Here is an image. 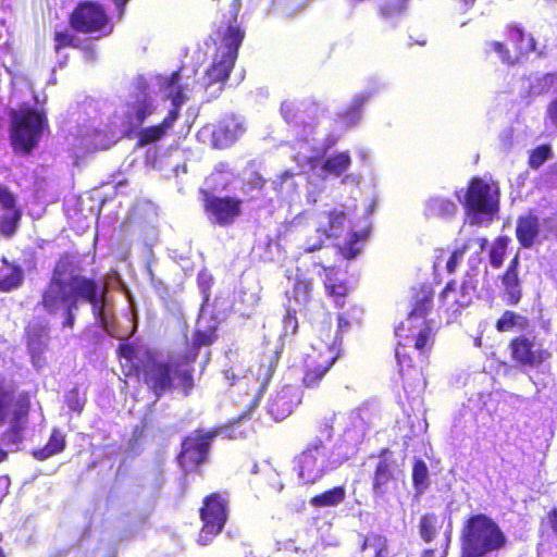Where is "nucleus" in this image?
Listing matches in <instances>:
<instances>
[{"instance_id": "obj_1", "label": "nucleus", "mask_w": 557, "mask_h": 557, "mask_svg": "<svg viewBox=\"0 0 557 557\" xmlns=\"http://www.w3.org/2000/svg\"><path fill=\"white\" fill-rule=\"evenodd\" d=\"M79 270L76 255L69 251L61 253L37 304L49 315L62 312L63 329L74 327L75 312L81 302L89 304L95 315L103 317L104 290H101L96 278L82 275Z\"/></svg>"}, {"instance_id": "obj_2", "label": "nucleus", "mask_w": 557, "mask_h": 557, "mask_svg": "<svg viewBox=\"0 0 557 557\" xmlns=\"http://www.w3.org/2000/svg\"><path fill=\"white\" fill-rule=\"evenodd\" d=\"M116 356L125 360L121 362L122 373L141 381L157 398L172 391L187 397L196 387L195 355L188 357L183 352L168 360H159L150 349L139 354L133 343H122L116 348Z\"/></svg>"}, {"instance_id": "obj_3", "label": "nucleus", "mask_w": 557, "mask_h": 557, "mask_svg": "<svg viewBox=\"0 0 557 557\" xmlns=\"http://www.w3.org/2000/svg\"><path fill=\"white\" fill-rule=\"evenodd\" d=\"M434 290L430 284H421L412 289L411 309L405 322L395 329L398 337L396 358L399 364L401 386L405 393L422 391L425 379L421 368L413 364L411 357L400 348L413 347L421 355L428 356L432 349L436 331L433 321L428 319L433 308Z\"/></svg>"}, {"instance_id": "obj_4", "label": "nucleus", "mask_w": 557, "mask_h": 557, "mask_svg": "<svg viewBox=\"0 0 557 557\" xmlns=\"http://www.w3.org/2000/svg\"><path fill=\"white\" fill-rule=\"evenodd\" d=\"M30 408V394L17 392L0 376V426L9 424L0 434V465L9 458L10 449L4 447L23 443Z\"/></svg>"}, {"instance_id": "obj_5", "label": "nucleus", "mask_w": 557, "mask_h": 557, "mask_svg": "<svg viewBox=\"0 0 557 557\" xmlns=\"http://www.w3.org/2000/svg\"><path fill=\"white\" fill-rule=\"evenodd\" d=\"M508 539L500 525L488 515H470L459 535L460 557H487L504 549Z\"/></svg>"}, {"instance_id": "obj_6", "label": "nucleus", "mask_w": 557, "mask_h": 557, "mask_svg": "<svg viewBox=\"0 0 557 557\" xmlns=\"http://www.w3.org/2000/svg\"><path fill=\"white\" fill-rule=\"evenodd\" d=\"M9 140L16 154L29 156L38 147L49 122L45 110L34 107L11 109L9 112Z\"/></svg>"}, {"instance_id": "obj_7", "label": "nucleus", "mask_w": 557, "mask_h": 557, "mask_svg": "<svg viewBox=\"0 0 557 557\" xmlns=\"http://www.w3.org/2000/svg\"><path fill=\"white\" fill-rule=\"evenodd\" d=\"M499 189L482 177L473 176L468 182L462 206L470 224L491 223L499 211Z\"/></svg>"}, {"instance_id": "obj_8", "label": "nucleus", "mask_w": 557, "mask_h": 557, "mask_svg": "<svg viewBox=\"0 0 557 557\" xmlns=\"http://www.w3.org/2000/svg\"><path fill=\"white\" fill-rule=\"evenodd\" d=\"M70 27L95 39L104 38L113 33L114 25L106 9L95 1H81L67 17Z\"/></svg>"}, {"instance_id": "obj_9", "label": "nucleus", "mask_w": 557, "mask_h": 557, "mask_svg": "<svg viewBox=\"0 0 557 557\" xmlns=\"http://www.w3.org/2000/svg\"><path fill=\"white\" fill-rule=\"evenodd\" d=\"M505 36L507 44L493 40L488 42L493 50L502 61L508 66H515L528 58V55L536 50V40L519 23H508L505 25Z\"/></svg>"}, {"instance_id": "obj_10", "label": "nucleus", "mask_w": 557, "mask_h": 557, "mask_svg": "<svg viewBox=\"0 0 557 557\" xmlns=\"http://www.w3.org/2000/svg\"><path fill=\"white\" fill-rule=\"evenodd\" d=\"M507 351L511 362L521 369H541L553 358L544 341L531 333L512 336L507 343Z\"/></svg>"}, {"instance_id": "obj_11", "label": "nucleus", "mask_w": 557, "mask_h": 557, "mask_svg": "<svg viewBox=\"0 0 557 557\" xmlns=\"http://www.w3.org/2000/svg\"><path fill=\"white\" fill-rule=\"evenodd\" d=\"M350 230V222L345 210L333 208L322 212L313 234L306 237L301 247L305 253L321 250L326 240H336Z\"/></svg>"}, {"instance_id": "obj_12", "label": "nucleus", "mask_w": 557, "mask_h": 557, "mask_svg": "<svg viewBox=\"0 0 557 557\" xmlns=\"http://www.w3.org/2000/svg\"><path fill=\"white\" fill-rule=\"evenodd\" d=\"M216 435L218 431L197 429L185 436L181 443V451L176 457L178 466L185 472L198 471L200 466L207 461L212 441Z\"/></svg>"}, {"instance_id": "obj_13", "label": "nucleus", "mask_w": 557, "mask_h": 557, "mask_svg": "<svg viewBox=\"0 0 557 557\" xmlns=\"http://www.w3.org/2000/svg\"><path fill=\"white\" fill-rule=\"evenodd\" d=\"M325 445L321 438L309 443L296 457L295 470L305 485L318 483L326 474Z\"/></svg>"}, {"instance_id": "obj_14", "label": "nucleus", "mask_w": 557, "mask_h": 557, "mask_svg": "<svg viewBox=\"0 0 557 557\" xmlns=\"http://www.w3.org/2000/svg\"><path fill=\"white\" fill-rule=\"evenodd\" d=\"M228 493L213 492L205 496L199 509L202 521L200 536L209 540L220 534L228 518Z\"/></svg>"}, {"instance_id": "obj_15", "label": "nucleus", "mask_w": 557, "mask_h": 557, "mask_svg": "<svg viewBox=\"0 0 557 557\" xmlns=\"http://www.w3.org/2000/svg\"><path fill=\"white\" fill-rule=\"evenodd\" d=\"M203 211L216 225H232L242 215L243 200L231 196H215L209 190H201Z\"/></svg>"}, {"instance_id": "obj_16", "label": "nucleus", "mask_w": 557, "mask_h": 557, "mask_svg": "<svg viewBox=\"0 0 557 557\" xmlns=\"http://www.w3.org/2000/svg\"><path fill=\"white\" fill-rule=\"evenodd\" d=\"M337 355L326 347L325 349L313 348L304 358L302 384L307 388H317L334 366Z\"/></svg>"}, {"instance_id": "obj_17", "label": "nucleus", "mask_w": 557, "mask_h": 557, "mask_svg": "<svg viewBox=\"0 0 557 557\" xmlns=\"http://www.w3.org/2000/svg\"><path fill=\"white\" fill-rule=\"evenodd\" d=\"M184 103L182 92L178 90L172 96L173 108L165 117L157 125L148 126L138 133V146H147L162 139L165 134L174 126L180 116V109Z\"/></svg>"}, {"instance_id": "obj_18", "label": "nucleus", "mask_w": 557, "mask_h": 557, "mask_svg": "<svg viewBox=\"0 0 557 557\" xmlns=\"http://www.w3.org/2000/svg\"><path fill=\"white\" fill-rule=\"evenodd\" d=\"M27 351L35 366L44 361V354L49 345V325L44 321L29 322L24 330Z\"/></svg>"}, {"instance_id": "obj_19", "label": "nucleus", "mask_w": 557, "mask_h": 557, "mask_svg": "<svg viewBox=\"0 0 557 557\" xmlns=\"http://www.w3.org/2000/svg\"><path fill=\"white\" fill-rule=\"evenodd\" d=\"M476 293V283L471 278H465L456 289V282L450 280L441 292L440 298L445 305H449L455 311L472 304Z\"/></svg>"}, {"instance_id": "obj_20", "label": "nucleus", "mask_w": 557, "mask_h": 557, "mask_svg": "<svg viewBox=\"0 0 557 557\" xmlns=\"http://www.w3.org/2000/svg\"><path fill=\"white\" fill-rule=\"evenodd\" d=\"M397 488V476L393 462L379 460L372 475V496L375 502L385 500Z\"/></svg>"}, {"instance_id": "obj_21", "label": "nucleus", "mask_w": 557, "mask_h": 557, "mask_svg": "<svg viewBox=\"0 0 557 557\" xmlns=\"http://www.w3.org/2000/svg\"><path fill=\"white\" fill-rule=\"evenodd\" d=\"M300 401L301 398L298 389L294 386L286 385L277 391L271 398L268 412L273 420L281 421L287 418Z\"/></svg>"}, {"instance_id": "obj_22", "label": "nucleus", "mask_w": 557, "mask_h": 557, "mask_svg": "<svg viewBox=\"0 0 557 557\" xmlns=\"http://www.w3.org/2000/svg\"><path fill=\"white\" fill-rule=\"evenodd\" d=\"M77 34L72 28L55 30L52 36L54 52L59 53L63 49L72 48L79 50L86 59L94 61L97 57L95 45L89 40L81 39Z\"/></svg>"}, {"instance_id": "obj_23", "label": "nucleus", "mask_w": 557, "mask_h": 557, "mask_svg": "<svg viewBox=\"0 0 557 557\" xmlns=\"http://www.w3.org/2000/svg\"><path fill=\"white\" fill-rule=\"evenodd\" d=\"M519 255L516 253L500 275L502 299L508 306H517L522 298L521 281L518 275Z\"/></svg>"}, {"instance_id": "obj_24", "label": "nucleus", "mask_w": 557, "mask_h": 557, "mask_svg": "<svg viewBox=\"0 0 557 557\" xmlns=\"http://www.w3.org/2000/svg\"><path fill=\"white\" fill-rule=\"evenodd\" d=\"M133 96L134 102L129 106L127 115L132 123L141 125L154 111L152 99L149 96V85L145 79H139L136 83Z\"/></svg>"}, {"instance_id": "obj_25", "label": "nucleus", "mask_w": 557, "mask_h": 557, "mask_svg": "<svg viewBox=\"0 0 557 557\" xmlns=\"http://www.w3.org/2000/svg\"><path fill=\"white\" fill-rule=\"evenodd\" d=\"M540 233V219L535 213L528 212L518 216L516 223V237L522 248H531L537 242Z\"/></svg>"}, {"instance_id": "obj_26", "label": "nucleus", "mask_w": 557, "mask_h": 557, "mask_svg": "<svg viewBox=\"0 0 557 557\" xmlns=\"http://www.w3.org/2000/svg\"><path fill=\"white\" fill-rule=\"evenodd\" d=\"M242 125L234 119L218 122L211 133V143L214 148L224 149L232 146L243 133Z\"/></svg>"}, {"instance_id": "obj_27", "label": "nucleus", "mask_w": 557, "mask_h": 557, "mask_svg": "<svg viewBox=\"0 0 557 557\" xmlns=\"http://www.w3.org/2000/svg\"><path fill=\"white\" fill-rule=\"evenodd\" d=\"M313 280L306 276H297L290 293H288V300L294 301L299 311L304 313L310 312V306L314 300L313 296Z\"/></svg>"}, {"instance_id": "obj_28", "label": "nucleus", "mask_w": 557, "mask_h": 557, "mask_svg": "<svg viewBox=\"0 0 557 557\" xmlns=\"http://www.w3.org/2000/svg\"><path fill=\"white\" fill-rule=\"evenodd\" d=\"M325 272V280L323 282L325 292L331 297L337 307H343L346 297L349 295V286L345 280H339L335 276L334 267H323Z\"/></svg>"}, {"instance_id": "obj_29", "label": "nucleus", "mask_w": 557, "mask_h": 557, "mask_svg": "<svg viewBox=\"0 0 557 557\" xmlns=\"http://www.w3.org/2000/svg\"><path fill=\"white\" fill-rule=\"evenodd\" d=\"M424 211L429 218L449 219L456 214L457 206L449 198L435 196L426 200Z\"/></svg>"}, {"instance_id": "obj_30", "label": "nucleus", "mask_w": 557, "mask_h": 557, "mask_svg": "<svg viewBox=\"0 0 557 557\" xmlns=\"http://www.w3.org/2000/svg\"><path fill=\"white\" fill-rule=\"evenodd\" d=\"M65 445L64 434L60 430L53 429L47 444L41 448L35 449L32 454L37 460L42 461L62 453L65 449Z\"/></svg>"}, {"instance_id": "obj_31", "label": "nucleus", "mask_w": 557, "mask_h": 557, "mask_svg": "<svg viewBox=\"0 0 557 557\" xmlns=\"http://www.w3.org/2000/svg\"><path fill=\"white\" fill-rule=\"evenodd\" d=\"M218 341V326L210 325L206 330H196L193 334V343L184 352L191 357L195 355V361L198 359L201 347L213 345Z\"/></svg>"}, {"instance_id": "obj_32", "label": "nucleus", "mask_w": 557, "mask_h": 557, "mask_svg": "<svg viewBox=\"0 0 557 557\" xmlns=\"http://www.w3.org/2000/svg\"><path fill=\"white\" fill-rule=\"evenodd\" d=\"M530 326V319L512 310H505L495 322V329L499 333L509 332L513 329L527 330Z\"/></svg>"}, {"instance_id": "obj_33", "label": "nucleus", "mask_w": 557, "mask_h": 557, "mask_svg": "<svg viewBox=\"0 0 557 557\" xmlns=\"http://www.w3.org/2000/svg\"><path fill=\"white\" fill-rule=\"evenodd\" d=\"M345 498L346 490L339 485L312 496L309 503L315 508L334 507L343 503Z\"/></svg>"}, {"instance_id": "obj_34", "label": "nucleus", "mask_w": 557, "mask_h": 557, "mask_svg": "<svg viewBox=\"0 0 557 557\" xmlns=\"http://www.w3.org/2000/svg\"><path fill=\"white\" fill-rule=\"evenodd\" d=\"M3 263L8 267L9 272L3 273V271L0 270V292L10 293L23 284L24 273L17 264L11 263L5 259H3Z\"/></svg>"}, {"instance_id": "obj_35", "label": "nucleus", "mask_w": 557, "mask_h": 557, "mask_svg": "<svg viewBox=\"0 0 557 557\" xmlns=\"http://www.w3.org/2000/svg\"><path fill=\"white\" fill-rule=\"evenodd\" d=\"M351 165V157L348 151L337 152L326 158L322 164V170L326 175L339 177Z\"/></svg>"}, {"instance_id": "obj_36", "label": "nucleus", "mask_w": 557, "mask_h": 557, "mask_svg": "<svg viewBox=\"0 0 557 557\" xmlns=\"http://www.w3.org/2000/svg\"><path fill=\"white\" fill-rule=\"evenodd\" d=\"M408 0H382L377 7V13L384 21L395 24L405 15Z\"/></svg>"}, {"instance_id": "obj_37", "label": "nucleus", "mask_w": 557, "mask_h": 557, "mask_svg": "<svg viewBox=\"0 0 557 557\" xmlns=\"http://www.w3.org/2000/svg\"><path fill=\"white\" fill-rule=\"evenodd\" d=\"M441 527H442V523H441L437 515H435L434 512L423 513L420 517L419 525H418L420 537L425 543L433 542L436 539Z\"/></svg>"}, {"instance_id": "obj_38", "label": "nucleus", "mask_w": 557, "mask_h": 557, "mask_svg": "<svg viewBox=\"0 0 557 557\" xmlns=\"http://www.w3.org/2000/svg\"><path fill=\"white\" fill-rule=\"evenodd\" d=\"M412 486L418 495L423 494L430 486L429 468L421 458H416L411 470Z\"/></svg>"}, {"instance_id": "obj_39", "label": "nucleus", "mask_w": 557, "mask_h": 557, "mask_svg": "<svg viewBox=\"0 0 557 557\" xmlns=\"http://www.w3.org/2000/svg\"><path fill=\"white\" fill-rule=\"evenodd\" d=\"M373 94L374 91H363L356 95L350 106L341 114L343 121L347 124L357 123L361 117L363 104L372 98Z\"/></svg>"}, {"instance_id": "obj_40", "label": "nucleus", "mask_w": 557, "mask_h": 557, "mask_svg": "<svg viewBox=\"0 0 557 557\" xmlns=\"http://www.w3.org/2000/svg\"><path fill=\"white\" fill-rule=\"evenodd\" d=\"M510 242L511 239L507 235H500L494 239L488 251V259L493 269L503 267Z\"/></svg>"}, {"instance_id": "obj_41", "label": "nucleus", "mask_w": 557, "mask_h": 557, "mask_svg": "<svg viewBox=\"0 0 557 557\" xmlns=\"http://www.w3.org/2000/svg\"><path fill=\"white\" fill-rule=\"evenodd\" d=\"M277 363H278V358L275 354V355L267 356L265 360L259 364L258 379L261 381L259 394H262L267 389L269 383L271 382V380L275 373Z\"/></svg>"}, {"instance_id": "obj_42", "label": "nucleus", "mask_w": 557, "mask_h": 557, "mask_svg": "<svg viewBox=\"0 0 557 557\" xmlns=\"http://www.w3.org/2000/svg\"><path fill=\"white\" fill-rule=\"evenodd\" d=\"M10 211V213L0 216V234L7 238H11L16 233L23 215L22 209Z\"/></svg>"}, {"instance_id": "obj_43", "label": "nucleus", "mask_w": 557, "mask_h": 557, "mask_svg": "<svg viewBox=\"0 0 557 557\" xmlns=\"http://www.w3.org/2000/svg\"><path fill=\"white\" fill-rule=\"evenodd\" d=\"M369 547L374 549V557H388V544L385 536L371 534L370 536L363 537L360 546L361 550L364 552Z\"/></svg>"}, {"instance_id": "obj_44", "label": "nucleus", "mask_w": 557, "mask_h": 557, "mask_svg": "<svg viewBox=\"0 0 557 557\" xmlns=\"http://www.w3.org/2000/svg\"><path fill=\"white\" fill-rule=\"evenodd\" d=\"M553 151L548 144H543L529 152L528 164L531 169H540L547 160L552 159Z\"/></svg>"}, {"instance_id": "obj_45", "label": "nucleus", "mask_w": 557, "mask_h": 557, "mask_svg": "<svg viewBox=\"0 0 557 557\" xmlns=\"http://www.w3.org/2000/svg\"><path fill=\"white\" fill-rule=\"evenodd\" d=\"M181 70H176L172 72L169 76L164 77L160 84L161 89L168 92V97L172 100V96L176 91L182 92V97L184 99V103L187 100V97L185 96V86L181 85Z\"/></svg>"}, {"instance_id": "obj_46", "label": "nucleus", "mask_w": 557, "mask_h": 557, "mask_svg": "<svg viewBox=\"0 0 557 557\" xmlns=\"http://www.w3.org/2000/svg\"><path fill=\"white\" fill-rule=\"evenodd\" d=\"M471 245H472V240L467 239L460 246L456 247L453 250L450 257L448 258V260L446 262V271L449 274H453L457 271L458 265L463 260V257H465L466 252L470 249Z\"/></svg>"}, {"instance_id": "obj_47", "label": "nucleus", "mask_w": 557, "mask_h": 557, "mask_svg": "<svg viewBox=\"0 0 557 557\" xmlns=\"http://www.w3.org/2000/svg\"><path fill=\"white\" fill-rule=\"evenodd\" d=\"M347 244L338 246L339 253L344 259L351 260L357 257L360 249L356 247V244L360 240V235L357 232L348 233Z\"/></svg>"}, {"instance_id": "obj_48", "label": "nucleus", "mask_w": 557, "mask_h": 557, "mask_svg": "<svg viewBox=\"0 0 557 557\" xmlns=\"http://www.w3.org/2000/svg\"><path fill=\"white\" fill-rule=\"evenodd\" d=\"M0 206L3 210L21 209L17 206L16 196L3 185H0Z\"/></svg>"}, {"instance_id": "obj_49", "label": "nucleus", "mask_w": 557, "mask_h": 557, "mask_svg": "<svg viewBox=\"0 0 557 557\" xmlns=\"http://www.w3.org/2000/svg\"><path fill=\"white\" fill-rule=\"evenodd\" d=\"M280 111H281V114H282L283 119L287 123H292V122L296 121L297 115H298V108H297V106L295 104L294 101L284 100L281 103Z\"/></svg>"}, {"instance_id": "obj_50", "label": "nucleus", "mask_w": 557, "mask_h": 557, "mask_svg": "<svg viewBox=\"0 0 557 557\" xmlns=\"http://www.w3.org/2000/svg\"><path fill=\"white\" fill-rule=\"evenodd\" d=\"M284 324L286 329H290L292 333L297 331L298 322L296 318V310H287V313L284 318Z\"/></svg>"}, {"instance_id": "obj_51", "label": "nucleus", "mask_w": 557, "mask_h": 557, "mask_svg": "<svg viewBox=\"0 0 557 557\" xmlns=\"http://www.w3.org/2000/svg\"><path fill=\"white\" fill-rule=\"evenodd\" d=\"M244 418V416H240L236 421L231 423L230 425L222 426L220 430L227 434L230 437L236 438L239 435H242L244 432L239 431L236 432L235 426L238 424V422Z\"/></svg>"}, {"instance_id": "obj_52", "label": "nucleus", "mask_w": 557, "mask_h": 557, "mask_svg": "<svg viewBox=\"0 0 557 557\" xmlns=\"http://www.w3.org/2000/svg\"><path fill=\"white\" fill-rule=\"evenodd\" d=\"M546 518L550 530L557 535V507L549 509L546 513Z\"/></svg>"}, {"instance_id": "obj_53", "label": "nucleus", "mask_w": 557, "mask_h": 557, "mask_svg": "<svg viewBox=\"0 0 557 557\" xmlns=\"http://www.w3.org/2000/svg\"><path fill=\"white\" fill-rule=\"evenodd\" d=\"M10 487V479L8 475H0V503L8 495Z\"/></svg>"}, {"instance_id": "obj_54", "label": "nucleus", "mask_w": 557, "mask_h": 557, "mask_svg": "<svg viewBox=\"0 0 557 557\" xmlns=\"http://www.w3.org/2000/svg\"><path fill=\"white\" fill-rule=\"evenodd\" d=\"M392 455H393V451L391 448L388 447H383L380 449V451L377 453V458L379 460H385L386 462H393V465L395 466V460L392 459Z\"/></svg>"}, {"instance_id": "obj_55", "label": "nucleus", "mask_w": 557, "mask_h": 557, "mask_svg": "<svg viewBox=\"0 0 557 557\" xmlns=\"http://www.w3.org/2000/svg\"><path fill=\"white\" fill-rule=\"evenodd\" d=\"M547 112H548V115H549V119L552 120V122L555 125H557V99L553 100L548 104Z\"/></svg>"}, {"instance_id": "obj_56", "label": "nucleus", "mask_w": 557, "mask_h": 557, "mask_svg": "<svg viewBox=\"0 0 557 557\" xmlns=\"http://www.w3.org/2000/svg\"><path fill=\"white\" fill-rule=\"evenodd\" d=\"M337 321H338V332L339 333L346 332L349 327V321L343 314H338Z\"/></svg>"}, {"instance_id": "obj_57", "label": "nucleus", "mask_w": 557, "mask_h": 557, "mask_svg": "<svg viewBox=\"0 0 557 557\" xmlns=\"http://www.w3.org/2000/svg\"><path fill=\"white\" fill-rule=\"evenodd\" d=\"M253 186L258 189H262L264 187V178L261 175L256 174L253 177Z\"/></svg>"}, {"instance_id": "obj_58", "label": "nucleus", "mask_w": 557, "mask_h": 557, "mask_svg": "<svg viewBox=\"0 0 557 557\" xmlns=\"http://www.w3.org/2000/svg\"><path fill=\"white\" fill-rule=\"evenodd\" d=\"M215 171L219 172V173L228 172L230 171V165H228L227 162H220L215 166Z\"/></svg>"}, {"instance_id": "obj_59", "label": "nucleus", "mask_w": 557, "mask_h": 557, "mask_svg": "<svg viewBox=\"0 0 557 557\" xmlns=\"http://www.w3.org/2000/svg\"><path fill=\"white\" fill-rule=\"evenodd\" d=\"M145 429H146V424H144L140 428L139 426L135 428L134 435H135L136 441L144 436Z\"/></svg>"}, {"instance_id": "obj_60", "label": "nucleus", "mask_w": 557, "mask_h": 557, "mask_svg": "<svg viewBox=\"0 0 557 557\" xmlns=\"http://www.w3.org/2000/svg\"><path fill=\"white\" fill-rule=\"evenodd\" d=\"M69 550L67 549H58L54 553H52L49 557H67Z\"/></svg>"}, {"instance_id": "obj_61", "label": "nucleus", "mask_w": 557, "mask_h": 557, "mask_svg": "<svg viewBox=\"0 0 557 557\" xmlns=\"http://www.w3.org/2000/svg\"><path fill=\"white\" fill-rule=\"evenodd\" d=\"M421 557H436V550L434 548L424 549Z\"/></svg>"}, {"instance_id": "obj_62", "label": "nucleus", "mask_w": 557, "mask_h": 557, "mask_svg": "<svg viewBox=\"0 0 557 557\" xmlns=\"http://www.w3.org/2000/svg\"><path fill=\"white\" fill-rule=\"evenodd\" d=\"M113 2H114V3H115V5L119 8V10H120V14H123L124 7H125V4L128 2V0H113Z\"/></svg>"}, {"instance_id": "obj_63", "label": "nucleus", "mask_w": 557, "mask_h": 557, "mask_svg": "<svg viewBox=\"0 0 557 557\" xmlns=\"http://www.w3.org/2000/svg\"><path fill=\"white\" fill-rule=\"evenodd\" d=\"M450 544V530L445 532V544H444V554H447V549Z\"/></svg>"}, {"instance_id": "obj_64", "label": "nucleus", "mask_w": 557, "mask_h": 557, "mask_svg": "<svg viewBox=\"0 0 557 557\" xmlns=\"http://www.w3.org/2000/svg\"><path fill=\"white\" fill-rule=\"evenodd\" d=\"M478 243H479L480 248L484 249V247L487 244V239L485 237H481V238L478 239Z\"/></svg>"}]
</instances>
